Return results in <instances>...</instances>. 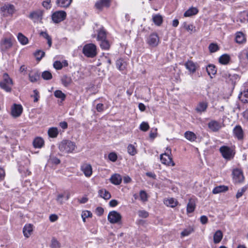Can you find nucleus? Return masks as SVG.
Wrapping results in <instances>:
<instances>
[{"label":"nucleus","instance_id":"45","mask_svg":"<svg viewBox=\"0 0 248 248\" xmlns=\"http://www.w3.org/2000/svg\"><path fill=\"white\" fill-rule=\"evenodd\" d=\"M128 153L131 155H135L137 152L135 147L132 144H129L127 146Z\"/></svg>","mask_w":248,"mask_h":248},{"label":"nucleus","instance_id":"63","mask_svg":"<svg viewBox=\"0 0 248 248\" xmlns=\"http://www.w3.org/2000/svg\"><path fill=\"white\" fill-rule=\"evenodd\" d=\"M200 221L202 224H205L207 223L208 218L206 216H202L201 217Z\"/></svg>","mask_w":248,"mask_h":248},{"label":"nucleus","instance_id":"62","mask_svg":"<svg viewBox=\"0 0 248 248\" xmlns=\"http://www.w3.org/2000/svg\"><path fill=\"white\" fill-rule=\"evenodd\" d=\"M118 204V202L116 200H111L109 202V206L112 207H115Z\"/></svg>","mask_w":248,"mask_h":248},{"label":"nucleus","instance_id":"26","mask_svg":"<svg viewBox=\"0 0 248 248\" xmlns=\"http://www.w3.org/2000/svg\"><path fill=\"white\" fill-rule=\"evenodd\" d=\"M117 68L120 71L124 70L127 65L126 62L122 59H120L116 62Z\"/></svg>","mask_w":248,"mask_h":248},{"label":"nucleus","instance_id":"15","mask_svg":"<svg viewBox=\"0 0 248 248\" xmlns=\"http://www.w3.org/2000/svg\"><path fill=\"white\" fill-rule=\"evenodd\" d=\"M42 11L38 10L31 13L29 17L34 22H36L41 20L42 19Z\"/></svg>","mask_w":248,"mask_h":248},{"label":"nucleus","instance_id":"46","mask_svg":"<svg viewBox=\"0 0 248 248\" xmlns=\"http://www.w3.org/2000/svg\"><path fill=\"white\" fill-rule=\"evenodd\" d=\"M100 47L103 49H108L110 47V45L108 40L106 39L100 41Z\"/></svg>","mask_w":248,"mask_h":248},{"label":"nucleus","instance_id":"23","mask_svg":"<svg viewBox=\"0 0 248 248\" xmlns=\"http://www.w3.org/2000/svg\"><path fill=\"white\" fill-rule=\"evenodd\" d=\"M44 144V140L41 137H37L33 141V145L35 148H41Z\"/></svg>","mask_w":248,"mask_h":248},{"label":"nucleus","instance_id":"16","mask_svg":"<svg viewBox=\"0 0 248 248\" xmlns=\"http://www.w3.org/2000/svg\"><path fill=\"white\" fill-rule=\"evenodd\" d=\"M13 45L11 37L5 38L1 43V50L4 51L10 49Z\"/></svg>","mask_w":248,"mask_h":248},{"label":"nucleus","instance_id":"25","mask_svg":"<svg viewBox=\"0 0 248 248\" xmlns=\"http://www.w3.org/2000/svg\"><path fill=\"white\" fill-rule=\"evenodd\" d=\"M98 194L100 197L105 200H108L111 198L110 193L105 189H101L99 190Z\"/></svg>","mask_w":248,"mask_h":248},{"label":"nucleus","instance_id":"42","mask_svg":"<svg viewBox=\"0 0 248 248\" xmlns=\"http://www.w3.org/2000/svg\"><path fill=\"white\" fill-rule=\"evenodd\" d=\"M54 95L56 98L61 99L62 101H64L66 98L65 94L61 90L55 91Z\"/></svg>","mask_w":248,"mask_h":248},{"label":"nucleus","instance_id":"29","mask_svg":"<svg viewBox=\"0 0 248 248\" xmlns=\"http://www.w3.org/2000/svg\"><path fill=\"white\" fill-rule=\"evenodd\" d=\"M47 133L50 137L55 138L57 137L59 134V131L57 127H52L48 129Z\"/></svg>","mask_w":248,"mask_h":248},{"label":"nucleus","instance_id":"36","mask_svg":"<svg viewBox=\"0 0 248 248\" xmlns=\"http://www.w3.org/2000/svg\"><path fill=\"white\" fill-rule=\"evenodd\" d=\"M195 208V201L192 199H190L187 205V212L192 213Z\"/></svg>","mask_w":248,"mask_h":248},{"label":"nucleus","instance_id":"52","mask_svg":"<svg viewBox=\"0 0 248 248\" xmlns=\"http://www.w3.org/2000/svg\"><path fill=\"white\" fill-rule=\"evenodd\" d=\"M246 187H243L241 189H239L236 193V198L237 199H239V198L242 197L244 193L246 191Z\"/></svg>","mask_w":248,"mask_h":248},{"label":"nucleus","instance_id":"6","mask_svg":"<svg viewBox=\"0 0 248 248\" xmlns=\"http://www.w3.org/2000/svg\"><path fill=\"white\" fill-rule=\"evenodd\" d=\"M66 17V13L64 11H58L52 15V20L55 23H59L64 20Z\"/></svg>","mask_w":248,"mask_h":248},{"label":"nucleus","instance_id":"2","mask_svg":"<svg viewBox=\"0 0 248 248\" xmlns=\"http://www.w3.org/2000/svg\"><path fill=\"white\" fill-rule=\"evenodd\" d=\"M13 84L12 79L7 73H4L2 76V81H1V88L6 92L10 93Z\"/></svg>","mask_w":248,"mask_h":248},{"label":"nucleus","instance_id":"9","mask_svg":"<svg viewBox=\"0 0 248 248\" xmlns=\"http://www.w3.org/2000/svg\"><path fill=\"white\" fill-rule=\"evenodd\" d=\"M238 57L240 63L244 66H248V49H244L240 52Z\"/></svg>","mask_w":248,"mask_h":248},{"label":"nucleus","instance_id":"55","mask_svg":"<svg viewBox=\"0 0 248 248\" xmlns=\"http://www.w3.org/2000/svg\"><path fill=\"white\" fill-rule=\"evenodd\" d=\"M108 159L112 161L115 162L117 159V155L116 153L112 152L109 154L108 155Z\"/></svg>","mask_w":248,"mask_h":248},{"label":"nucleus","instance_id":"50","mask_svg":"<svg viewBox=\"0 0 248 248\" xmlns=\"http://www.w3.org/2000/svg\"><path fill=\"white\" fill-rule=\"evenodd\" d=\"M45 52L40 50H37L34 53V55L38 60H40L45 56Z\"/></svg>","mask_w":248,"mask_h":248},{"label":"nucleus","instance_id":"60","mask_svg":"<svg viewBox=\"0 0 248 248\" xmlns=\"http://www.w3.org/2000/svg\"><path fill=\"white\" fill-rule=\"evenodd\" d=\"M96 109L98 112H101L104 111V106L102 103L97 104L96 107Z\"/></svg>","mask_w":248,"mask_h":248},{"label":"nucleus","instance_id":"12","mask_svg":"<svg viewBox=\"0 0 248 248\" xmlns=\"http://www.w3.org/2000/svg\"><path fill=\"white\" fill-rule=\"evenodd\" d=\"M23 111V108L21 105L14 104L11 108V115L13 117L16 118L20 116Z\"/></svg>","mask_w":248,"mask_h":248},{"label":"nucleus","instance_id":"53","mask_svg":"<svg viewBox=\"0 0 248 248\" xmlns=\"http://www.w3.org/2000/svg\"><path fill=\"white\" fill-rule=\"evenodd\" d=\"M140 200L143 202L147 201V195L145 191L141 190L140 193Z\"/></svg>","mask_w":248,"mask_h":248},{"label":"nucleus","instance_id":"39","mask_svg":"<svg viewBox=\"0 0 248 248\" xmlns=\"http://www.w3.org/2000/svg\"><path fill=\"white\" fill-rule=\"evenodd\" d=\"M29 80L31 82H36L40 78V74L38 72L30 73L29 75Z\"/></svg>","mask_w":248,"mask_h":248},{"label":"nucleus","instance_id":"48","mask_svg":"<svg viewBox=\"0 0 248 248\" xmlns=\"http://www.w3.org/2000/svg\"><path fill=\"white\" fill-rule=\"evenodd\" d=\"M50 247L51 248H60L61 245L58 241L55 238H52L51 240Z\"/></svg>","mask_w":248,"mask_h":248},{"label":"nucleus","instance_id":"11","mask_svg":"<svg viewBox=\"0 0 248 248\" xmlns=\"http://www.w3.org/2000/svg\"><path fill=\"white\" fill-rule=\"evenodd\" d=\"M160 159L161 163L165 165L169 166H174V162L172 158L167 154H162L160 156Z\"/></svg>","mask_w":248,"mask_h":248},{"label":"nucleus","instance_id":"38","mask_svg":"<svg viewBox=\"0 0 248 248\" xmlns=\"http://www.w3.org/2000/svg\"><path fill=\"white\" fill-rule=\"evenodd\" d=\"M185 137L190 141H194L197 138L196 135L191 131H186L185 133Z\"/></svg>","mask_w":248,"mask_h":248},{"label":"nucleus","instance_id":"19","mask_svg":"<svg viewBox=\"0 0 248 248\" xmlns=\"http://www.w3.org/2000/svg\"><path fill=\"white\" fill-rule=\"evenodd\" d=\"M235 41L238 44H243L246 42L245 34L242 32H237L235 34Z\"/></svg>","mask_w":248,"mask_h":248},{"label":"nucleus","instance_id":"44","mask_svg":"<svg viewBox=\"0 0 248 248\" xmlns=\"http://www.w3.org/2000/svg\"><path fill=\"white\" fill-rule=\"evenodd\" d=\"M106 39V33L104 30H100L99 31L97 34V40L99 41H101Z\"/></svg>","mask_w":248,"mask_h":248},{"label":"nucleus","instance_id":"64","mask_svg":"<svg viewBox=\"0 0 248 248\" xmlns=\"http://www.w3.org/2000/svg\"><path fill=\"white\" fill-rule=\"evenodd\" d=\"M49 218L51 222H55L58 219V217L55 214H52L49 216Z\"/></svg>","mask_w":248,"mask_h":248},{"label":"nucleus","instance_id":"18","mask_svg":"<svg viewBox=\"0 0 248 248\" xmlns=\"http://www.w3.org/2000/svg\"><path fill=\"white\" fill-rule=\"evenodd\" d=\"M109 180L112 184L115 185H119L121 183L122 178L120 174L115 173L111 176Z\"/></svg>","mask_w":248,"mask_h":248},{"label":"nucleus","instance_id":"61","mask_svg":"<svg viewBox=\"0 0 248 248\" xmlns=\"http://www.w3.org/2000/svg\"><path fill=\"white\" fill-rule=\"evenodd\" d=\"M104 211V210L103 208L101 207H98L96 209V213L97 215L98 216H101L103 214Z\"/></svg>","mask_w":248,"mask_h":248},{"label":"nucleus","instance_id":"40","mask_svg":"<svg viewBox=\"0 0 248 248\" xmlns=\"http://www.w3.org/2000/svg\"><path fill=\"white\" fill-rule=\"evenodd\" d=\"M17 39L18 41L23 45H25L28 43V39L21 33L18 34Z\"/></svg>","mask_w":248,"mask_h":248},{"label":"nucleus","instance_id":"37","mask_svg":"<svg viewBox=\"0 0 248 248\" xmlns=\"http://www.w3.org/2000/svg\"><path fill=\"white\" fill-rule=\"evenodd\" d=\"M230 61V57L229 55L224 54L219 58V62L223 64H228Z\"/></svg>","mask_w":248,"mask_h":248},{"label":"nucleus","instance_id":"30","mask_svg":"<svg viewBox=\"0 0 248 248\" xmlns=\"http://www.w3.org/2000/svg\"><path fill=\"white\" fill-rule=\"evenodd\" d=\"M153 21L157 26H160L163 22V17L159 14H156L153 16Z\"/></svg>","mask_w":248,"mask_h":248},{"label":"nucleus","instance_id":"41","mask_svg":"<svg viewBox=\"0 0 248 248\" xmlns=\"http://www.w3.org/2000/svg\"><path fill=\"white\" fill-rule=\"evenodd\" d=\"M206 71L208 74L211 77V75H214L216 74L217 70L216 67L212 64H209L206 67Z\"/></svg>","mask_w":248,"mask_h":248},{"label":"nucleus","instance_id":"32","mask_svg":"<svg viewBox=\"0 0 248 248\" xmlns=\"http://www.w3.org/2000/svg\"><path fill=\"white\" fill-rule=\"evenodd\" d=\"M207 103L206 102H200L198 105L196 110L197 112L202 113V112H204L206 110L207 108Z\"/></svg>","mask_w":248,"mask_h":248},{"label":"nucleus","instance_id":"7","mask_svg":"<svg viewBox=\"0 0 248 248\" xmlns=\"http://www.w3.org/2000/svg\"><path fill=\"white\" fill-rule=\"evenodd\" d=\"M219 151L222 156L226 159L230 160L233 158L234 153L231 148L226 146H222L219 148Z\"/></svg>","mask_w":248,"mask_h":248},{"label":"nucleus","instance_id":"43","mask_svg":"<svg viewBox=\"0 0 248 248\" xmlns=\"http://www.w3.org/2000/svg\"><path fill=\"white\" fill-rule=\"evenodd\" d=\"M194 231V229L192 227H189L186 229H185L183 232L181 233V236L182 237L186 236L190 234Z\"/></svg>","mask_w":248,"mask_h":248},{"label":"nucleus","instance_id":"47","mask_svg":"<svg viewBox=\"0 0 248 248\" xmlns=\"http://www.w3.org/2000/svg\"><path fill=\"white\" fill-rule=\"evenodd\" d=\"M42 77L45 80H50L52 78V75L49 71H45L42 73Z\"/></svg>","mask_w":248,"mask_h":248},{"label":"nucleus","instance_id":"8","mask_svg":"<svg viewBox=\"0 0 248 248\" xmlns=\"http://www.w3.org/2000/svg\"><path fill=\"white\" fill-rule=\"evenodd\" d=\"M233 181L235 183L242 182L244 179L243 171L241 169L236 168L232 172Z\"/></svg>","mask_w":248,"mask_h":248},{"label":"nucleus","instance_id":"54","mask_svg":"<svg viewBox=\"0 0 248 248\" xmlns=\"http://www.w3.org/2000/svg\"><path fill=\"white\" fill-rule=\"evenodd\" d=\"M92 216V214L91 212L88 211H85L83 212L82 214V218L84 222L85 221L86 218L88 217H91Z\"/></svg>","mask_w":248,"mask_h":248},{"label":"nucleus","instance_id":"22","mask_svg":"<svg viewBox=\"0 0 248 248\" xmlns=\"http://www.w3.org/2000/svg\"><path fill=\"white\" fill-rule=\"evenodd\" d=\"M185 66L186 69H187L190 73H193L196 71V66L194 62L192 61H188L186 62Z\"/></svg>","mask_w":248,"mask_h":248},{"label":"nucleus","instance_id":"21","mask_svg":"<svg viewBox=\"0 0 248 248\" xmlns=\"http://www.w3.org/2000/svg\"><path fill=\"white\" fill-rule=\"evenodd\" d=\"M32 232V226L30 224H26L23 229V233L25 237L28 238Z\"/></svg>","mask_w":248,"mask_h":248},{"label":"nucleus","instance_id":"33","mask_svg":"<svg viewBox=\"0 0 248 248\" xmlns=\"http://www.w3.org/2000/svg\"><path fill=\"white\" fill-rule=\"evenodd\" d=\"M62 83L64 87H67L72 83V79L71 77L67 75H64L61 78Z\"/></svg>","mask_w":248,"mask_h":248},{"label":"nucleus","instance_id":"20","mask_svg":"<svg viewBox=\"0 0 248 248\" xmlns=\"http://www.w3.org/2000/svg\"><path fill=\"white\" fill-rule=\"evenodd\" d=\"M72 2V0H56V3L58 7L67 8L70 5Z\"/></svg>","mask_w":248,"mask_h":248},{"label":"nucleus","instance_id":"59","mask_svg":"<svg viewBox=\"0 0 248 248\" xmlns=\"http://www.w3.org/2000/svg\"><path fill=\"white\" fill-rule=\"evenodd\" d=\"M51 0H46L45 1H44L42 2V5L44 7L46 8V9H49L51 8Z\"/></svg>","mask_w":248,"mask_h":248},{"label":"nucleus","instance_id":"57","mask_svg":"<svg viewBox=\"0 0 248 248\" xmlns=\"http://www.w3.org/2000/svg\"><path fill=\"white\" fill-rule=\"evenodd\" d=\"M64 197V195L63 193L59 194L56 198V201L60 204H62L64 202L63 198Z\"/></svg>","mask_w":248,"mask_h":248},{"label":"nucleus","instance_id":"4","mask_svg":"<svg viewBox=\"0 0 248 248\" xmlns=\"http://www.w3.org/2000/svg\"><path fill=\"white\" fill-rule=\"evenodd\" d=\"M15 12V7L11 4L6 3L1 7V16L4 17H12Z\"/></svg>","mask_w":248,"mask_h":248},{"label":"nucleus","instance_id":"35","mask_svg":"<svg viewBox=\"0 0 248 248\" xmlns=\"http://www.w3.org/2000/svg\"><path fill=\"white\" fill-rule=\"evenodd\" d=\"M209 128L213 131H217L220 128V126L218 122L213 121L208 124Z\"/></svg>","mask_w":248,"mask_h":248},{"label":"nucleus","instance_id":"56","mask_svg":"<svg viewBox=\"0 0 248 248\" xmlns=\"http://www.w3.org/2000/svg\"><path fill=\"white\" fill-rule=\"evenodd\" d=\"M138 215L140 217L142 218H146L149 216V213L145 210H140Z\"/></svg>","mask_w":248,"mask_h":248},{"label":"nucleus","instance_id":"10","mask_svg":"<svg viewBox=\"0 0 248 248\" xmlns=\"http://www.w3.org/2000/svg\"><path fill=\"white\" fill-rule=\"evenodd\" d=\"M159 42L157 34L155 33H152L147 39V44L151 47L156 46Z\"/></svg>","mask_w":248,"mask_h":248},{"label":"nucleus","instance_id":"24","mask_svg":"<svg viewBox=\"0 0 248 248\" xmlns=\"http://www.w3.org/2000/svg\"><path fill=\"white\" fill-rule=\"evenodd\" d=\"M198 12V9L197 8L192 7L185 12L184 16L185 17H190L196 15Z\"/></svg>","mask_w":248,"mask_h":248},{"label":"nucleus","instance_id":"5","mask_svg":"<svg viewBox=\"0 0 248 248\" xmlns=\"http://www.w3.org/2000/svg\"><path fill=\"white\" fill-rule=\"evenodd\" d=\"M122 219L121 214L116 211L109 212L108 216V220L111 224L119 223Z\"/></svg>","mask_w":248,"mask_h":248},{"label":"nucleus","instance_id":"3","mask_svg":"<svg viewBox=\"0 0 248 248\" xmlns=\"http://www.w3.org/2000/svg\"><path fill=\"white\" fill-rule=\"evenodd\" d=\"M84 55L88 58H93L97 54L96 46L92 43L85 45L82 50Z\"/></svg>","mask_w":248,"mask_h":248},{"label":"nucleus","instance_id":"17","mask_svg":"<svg viewBox=\"0 0 248 248\" xmlns=\"http://www.w3.org/2000/svg\"><path fill=\"white\" fill-rule=\"evenodd\" d=\"M110 3V0H98L96 2L95 7L96 9L102 10L104 7H109Z\"/></svg>","mask_w":248,"mask_h":248},{"label":"nucleus","instance_id":"28","mask_svg":"<svg viewBox=\"0 0 248 248\" xmlns=\"http://www.w3.org/2000/svg\"><path fill=\"white\" fill-rule=\"evenodd\" d=\"M228 190V187L225 186H219L215 187L212 192L214 194H218L221 192L226 191Z\"/></svg>","mask_w":248,"mask_h":248},{"label":"nucleus","instance_id":"58","mask_svg":"<svg viewBox=\"0 0 248 248\" xmlns=\"http://www.w3.org/2000/svg\"><path fill=\"white\" fill-rule=\"evenodd\" d=\"M53 67L57 70H60L62 68L63 66L61 62L57 61L54 62Z\"/></svg>","mask_w":248,"mask_h":248},{"label":"nucleus","instance_id":"1","mask_svg":"<svg viewBox=\"0 0 248 248\" xmlns=\"http://www.w3.org/2000/svg\"><path fill=\"white\" fill-rule=\"evenodd\" d=\"M60 151L63 153L69 154L72 153L75 149V143L69 140H63L58 146Z\"/></svg>","mask_w":248,"mask_h":248},{"label":"nucleus","instance_id":"51","mask_svg":"<svg viewBox=\"0 0 248 248\" xmlns=\"http://www.w3.org/2000/svg\"><path fill=\"white\" fill-rule=\"evenodd\" d=\"M140 129L143 131H146L149 128V125L147 123L143 122L140 124Z\"/></svg>","mask_w":248,"mask_h":248},{"label":"nucleus","instance_id":"13","mask_svg":"<svg viewBox=\"0 0 248 248\" xmlns=\"http://www.w3.org/2000/svg\"><path fill=\"white\" fill-rule=\"evenodd\" d=\"M80 169L85 176L90 177L92 175V167L90 164L83 163L81 166Z\"/></svg>","mask_w":248,"mask_h":248},{"label":"nucleus","instance_id":"27","mask_svg":"<svg viewBox=\"0 0 248 248\" xmlns=\"http://www.w3.org/2000/svg\"><path fill=\"white\" fill-rule=\"evenodd\" d=\"M222 237L223 234L221 231L218 230L216 232L213 236L214 243L217 244L219 243L222 240Z\"/></svg>","mask_w":248,"mask_h":248},{"label":"nucleus","instance_id":"34","mask_svg":"<svg viewBox=\"0 0 248 248\" xmlns=\"http://www.w3.org/2000/svg\"><path fill=\"white\" fill-rule=\"evenodd\" d=\"M238 97L243 103H248V91H244L243 92L241 93Z\"/></svg>","mask_w":248,"mask_h":248},{"label":"nucleus","instance_id":"31","mask_svg":"<svg viewBox=\"0 0 248 248\" xmlns=\"http://www.w3.org/2000/svg\"><path fill=\"white\" fill-rule=\"evenodd\" d=\"M164 203L167 206L173 208L177 205L178 202L174 199L171 198L165 200L164 201Z\"/></svg>","mask_w":248,"mask_h":248},{"label":"nucleus","instance_id":"49","mask_svg":"<svg viewBox=\"0 0 248 248\" xmlns=\"http://www.w3.org/2000/svg\"><path fill=\"white\" fill-rule=\"evenodd\" d=\"M209 51L211 53L215 52L219 49V47L217 44L211 43L209 46Z\"/></svg>","mask_w":248,"mask_h":248},{"label":"nucleus","instance_id":"14","mask_svg":"<svg viewBox=\"0 0 248 248\" xmlns=\"http://www.w3.org/2000/svg\"><path fill=\"white\" fill-rule=\"evenodd\" d=\"M233 134L238 140H242L244 139V131L240 125H236L233 129Z\"/></svg>","mask_w":248,"mask_h":248}]
</instances>
